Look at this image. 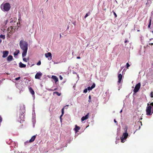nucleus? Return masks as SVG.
Segmentation results:
<instances>
[{"instance_id":"11","label":"nucleus","mask_w":153,"mask_h":153,"mask_svg":"<svg viewBox=\"0 0 153 153\" xmlns=\"http://www.w3.org/2000/svg\"><path fill=\"white\" fill-rule=\"evenodd\" d=\"M95 87V84L94 83L91 87H88L87 88V89L88 91H90L92 90Z\"/></svg>"},{"instance_id":"17","label":"nucleus","mask_w":153,"mask_h":153,"mask_svg":"<svg viewBox=\"0 0 153 153\" xmlns=\"http://www.w3.org/2000/svg\"><path fill=\"white\" fill-rule=\"evenodd\" d=\"M26 65L22 63L21 62L19 63V67L21 68H25Z\"/></svg>"},{"instance_id":"15","label":"nucleus","mask_w":153,"mask_h":153,"mask_svg":"<svg viewBox=\"0 0 153 153\" xmlns=\"http://www.w3.org/2000/svg\"><path fill=\"white\" fill-rule=\"evenodd\" d=\"M52 78L55 81L56 83L58 81V79L56 76H52Z\"/></svg>"},{"instance_id":"19","label":"nucleus","mask_w":153,"mask_h":153,"mask_svg":"<svg viewBox=\"0 0 153 153\" xmlns=\"http://www.w3.org/2000/svg\"><path fill=\"white\" fill-rule=\"evenodd\" d=\"M91 14V12L90 11L88 12L87 13H86V15L84 17V18L85 19L88 16H90Z\"/></svg>"},{"instance_id":"37","label":"nucleus","mask_w":153,"mask_h":153,"mask_svg":"<svg viewBox=\"0 0 153 153\" xmlns=\"http://www.w3.org/2000/svg\"><path fill=\"white\" fill-rule=\"evenodd\" d=\"M62 116H63V115H62V114H61V115L60 117V120L61 121H62Z\"/></svg>"},{"instance_id":"14","label":"nucleus","mask_w":153,"mask_h":153,"mask_svg":"<svg viewBox=\"0 0 153 153\" xmlns=\"http://www.w3.org/2000/svg\"><path fill=\"white\" fill-rule=\"evenodd\" d=\"M36 138V135H34L29 140V143H32L35 140Z\"/></svg>"},{"instance_id":"6","label":"nucleus","mask_w":153,"mask_h":153,"mask_svg":"<svg viewBox=\"0 0 153 153\" xmlns=\"http://www.w3.org/2000/svg\"><path fill=\"white\" fill-rule=\"evenodd\" d=\"M42 76V74L40 72L37 73L35 76V78L36 79H39Z\"/></svg>"},{"instance_id":"10","label":"nucleus","mask_w":153,"mask_h":153,"mask_svg":"<svg viewBox=\"0 0 153 153\" xmlns=\"http://www.w3.org/2000/svg\"><path fill=\"white\" fill-rule=\"evenodd\" d=\"M118 83H120L122 80V75L121 74H119L118 75Z\"/></svg>"},{"instance_id":"49","label":"nucleus","mask_w":153,"mask_h":153,"mask_svg":"<svg viewBox=\"0 0 153 153\" xmlns=\"http://www.w3.org/2000/svg\"><path fill=\"white\" fill-rule=\"evenodd\" d=\"M122 112V110H121L120 111V112Z\"/></svg>"},{"instance_id":"5","label":"nucleus","mask_w":153,"mask_h":153,"mask_svg":"<svg viewBox=\"0 0 153 153\" xmlns=\"http://www.w3.org/2000/svg\"><path fill=\"white\" fill-rule=\"evenodd\" d=\"M140 85L141 84L140 83H138L135 85V87L133 90V92L134 93H136L140 89Z\"/></svg>"},{"instance_id":"50","label":"nucleus","mask_w":153,"mask_h":153,"mask_svg":"<svg viewBox=\"0 0 153 153\" xmlns=\"http://www.w3.org/2000/svg\"><path fill=\"white\" fill-rule=\"evenodd\" d=\"M152 33H153V31H152Z\"/></svg>"},{"instance_id":"45","label":"nucleus","mask_w":153,"mask_h":153,"mask_svg":"<svg viewBox=\"0 0 153 153\" xmlns=\"http://www.w3.org/2000/svg\"><path fill=\"white\" fill-rule=\"evenodd\" d=\"M121 70H120V71H119V72L120 73L121 72Z\"/></svg>"},{"instance_id":"35","label":"nucleus","mask_w":153,"mask_h":153,"mask_svg":"<svg viewBox=\"0 0 153 153\" xmlns=\"http://www.w3.org/2000/svg\"><path fill=\"white\" fill-rule=\"evenodd\" d=\"M121 142L122 143H124V139L123 137L121 138Z\"/></svg>"},{"instance_id":"7","label":"nucleus","mask_w":153,"mask_h":153,"mask_svg":"<svg viewBox=\"0 0 153 153\" xmlns=\"http://www.w3.org/2000/svg\"><path fill=\"white\" fill-rule=\"evenodd\" d=\"M45 56L46 58L50 57L49 58H48V59H50V60H51L52 59L51 54V53L50 52L45 53Z\"/></svg>"},{"instance_id":"36","label":"nucleus","mask_w":153,"mask_h":153,"mask_svg":"<svg viewBox=\"0 0 153 153\" xmlns=\"http://www.w3.org/2000/svg\"><path fill=\"white\" fill-rule=\"evenodd\" d=\"M59 79L61 80H62L63 79V77L61 75H60L59 76Z\"/></svg>"},{"instance_id":"38","label":"nucleus","mask_w":153,"mask_h":153,"mask_svg":"<svg viewBox=\"0 0 153 153\" xmlns=\"http://www.w3.org/2000/svg\"><path fill=\"white\" fill-rule=\"evenodd\" d=\"M114 122L117 124V121H116V120L114 119Z\"/></svg>"},{"instance_id":"13","label":"nucleus","mask_w":153,"mask_h":153,"mask_svg":"<svg viewBox=\"0 0 153 153\" xmlns=\"http://www.w3.org/2000/svg\"><path fill=\"white\" fill-rule=\"evenodd\" d=\"M75 127L74 128V130L75 132L76 133H77L78 131L80 129V128L79 127L77 126V125H75Z\"/></svg>"},{"instance_id":"20","label":"nucleus","mask_w":153,"mask_h":153,"mask_svg":"<svg viewBox=\"0 0 153 153\" xmlns=\"http://www.w3.org/2000/svg\"><path fill=\"white\" fill-rule=\"evenodd\" d=\"M10 28V32H13V27L12 26L10 27V28H8V31H9L10 30H9Z\"/></svg>"},{"instance_id":"12","label":"nucleus","mask_w":153,"mask_h":153,"mask_svg":"<svg viewBox=\"0 0 153 153\" xmlns=\"http://www.w3.org/2000/svg\"><path fill=\"white\" fill-rule=\"evenodd\" d=\"M20 109L21 110H23V111H22V112H23V111L24 112L25 109V105L23 104H21L20 105Z\"/></svg>"},{"instance_id":"22","label":"nucleus","mask_w":153,"mask_h":153,"mask_svg":"<svg viewBox=\"0 0 153 153\" xmlns=\"http://www.w3.org/2000/svg\"><path fill=\"white\" fill-rule=\"evenodd\" d=\"M19 53V50L16 51V52H15L14 53V56L17 55Z\"/></svg>"},{"instance_id":"24","label":"nucleus","mask_w":153,"mask_h":153,"mask_svg":"<svg viewBox=\"0 0 153 153\" xmlns=\"http://www.w3.org/2000/svg\"><path fill=\"white\" fill-rule=\"evenodd\" d=\"M66 106H65L63 108L62 110V115H63L64 113V109L65 108V107H66Z\"/></svg>"},{"instance_id":"18","label":"nucleus","mask_w":153,"mask_h":153,"mask_svg":"<svg viewBox=\"0 0 153 153\" xmlns=\"http://www.w3.org/2000/svg\"><path fill=\"white\" fill-rule=\"evenodd\" d=\"M13 59V56L11 55H9L7 58V60L8 61H11Z\"/></svg>"},{"instance_id":"42","label":"nucleus","mask_w":153,"mask_h":153,"mask_svg":"<svg viewBox=\"0 0 153 153\" xmlns=\"http://www.w3.org/2000/svg\"><path fill=\"white\" fill-rule=\"evenodd\" d=\"M151 25H148V28H150V27Z\"/></svg>"},{"instance_id":"3","label":"nucleus","mask_w":153,"mask_h":153,"mask_svg":"<svg viewBox=\"0 0 153 153\" xmlns=\"http://www.w3.org/2000/svg\"><path fill=\"white\" fill-rule=\"evenodd\" d=\"M1 9L3 8V10H10V5L8 3L2 4L1 5Z\"/></svg>"},{"instance_id":"41","label":"nucleus","mask_w":153,"mask_h":153,"mask_svg":"<svg viewBox=\"0 0 153 153\" xmlns=\"http://www.w3.org/2000/svg\"><path fill=\"white\" fill-rule=\"evenodd\" d=\"M80 57L79 56H77V59H80Z\"/></svg>"},{"instance_id":"27","label":"nucleus","mask_w":153,"mask_h":153,"mask_svg":"<svg viewBox=\"0 0 153 153\" xmlns=\"http://www.w3.org/2000/svg\"><path fill=\"white\" fill-rule=\"evenodd\" d=\"M126 68L127 69H128V67L130 66V65L129 64H128V63H127L126 64Z\"/></svg>"},{"instance_id":"21","label":"nucleus","mask_w":153,"mask_h":153,"mask_svg":"<svg viewBox=\"0 0 153 153\" xmlns=\"http://www.w3.org/2000/svg\"><path fill=\"white\" fill-rule=\"evenodd\" d=\"M53 94H56L58 96H60L61 94L60 93H59L58 92H55L53 93Z\"/></svg>"},{"instance_id":"40","label":"nucleus","mask_w":153,"mask_h":153,"mask_svg":"<svg viewBox=\"0 0 153 153\" xmlns=\"http://www.w3.org/2000/svg\"><path fill=\"white\" fill-rule=\"evenodd\" d=\"M150 45H153V43H149Z\"/></svg>"},{"instance_id":"48","label":"nucleus","mask_w":153,"mask_h":153,"mask_svg":"<svg viewBox=\"0 0 153 153\" xmlns=\"http://www.w3.org/2000/svg\"><path fill=\"white\" fill-rule=\"evenodd\" d=\"M4 10L7 11H8V10Z\"/></svg>"},{"instance_id":"25","label":"nucleus","mask_w":153,"mask_h":153,"mask_svg":"<svg viewBox=\"0 0 153 153\" xmlns=\"http://www.w3.org/2000/svg\"><path fill=\"white\" fill-rule=\"evenodd\" d=\"M91 96L90 95L89 96V100L88 101L89 102H91Z\"/></svg>"},{"instance_id":"34","label":"nucleus","mask_w":153,"mask_h":153,"mask_svg":"<svg viewBox=\"0 0 153 153\" xmlns=\"http://www.w3.org/2000/svg\"><path fill=\"white\" fill-rule=\"evenodd\" d=\"M113 13H114V16H115V18H116V17H117V14H116V13H115L114 12V11H113Z\"/></svg>"},{"instance_id":"31","label":"nucleus","mask_w":153,"mask_h":153,"mask_svg":"<svg viewBox=\"0 0 153 153\" xmlns=\"http://www.w3.org/2000/svg\"><path fill=\"white\" fill-rule=\"evenodd\" d=\"M23 60L25 62H27V59L26 58H23Z\"/></svg>"},{"instance_id":"30","label":"nucleus","mask_w":153,"mask_h":153,"mask_svg":"<svg viewBox=\"0 0 153 153\" xmlns=\"http://www.w3.org/2000/svg\"><path fill=\"white\" fill-rule=\"evenodd\" d=\"M151 21H152V19H151V18H150L149 19V24L150 25H151Z\"/></svg>"},{"instance_id":"9","label":"nucleus","mask_w":153,"mask_h":153,"mask_svg":"<svg viewBox=\"0 0 153 153\" xmlns=\"http://www.w3.org/2000/svg\"><path fill=\"white\" fill-rule=\"evenodd\" d=\"M9 52L8 51H5L3 52V55L2 57L3 58L6 57L8 55Z\"/></svg>"},{"instance_id":"46","label":"nucleus","mask_w":153,"mask_h":153,"mask_svg":"<svg viewBox=\"0 0 153 153\" xmlns=\"http://www.w3.org/2000/svg\"><path fill=\"white\" fill-rule=\"evenodd\" d=\"M60 38H61V34H60Z\"/></svg>"},{"instance_id":"33","label":"nucleus","mask_w":153,"mask_h":153,"mask_svg":"<svg viewBox=\"0 0 153 153\" xmlns=\"http://www.w3.org/2000/svg\"><path fill=\"white\" fill-rule=\"evenodd\" d=\"M20 79V77H19L16 78L15 80H19Z\"/></svg>"},{"instance_id":"2","label":"nucleus","mask_w":153,"mask_h":153,"mask_svg":"<svg viewBox=\"0 0 153 153\" xmlns=\"http://www.w3.org/2000/svg\"><path fill=\"white\" fill-rule=\"evenodd\" d=\"M152 106L148 104L147 106L146 109V114L148 115H151L153 113V109L152 111Z\"/></svg>"},{"instance_id":"16","label":"nucleus","mask_w":153,"mask_h":153,"mask_svg":"<svg viewBox=\"0 0 153 153\" xmlns=\"http://www.w3.org/2000/svg\"><path fill=\"white\" fill-rule=\"evenodd\" d=\"M29 89V91L30 93L33 95H34L35 92L33 89L31 87H30Z\"/></svg>"},{"instance_id":"47","label":"nucleus","mask_w":153,"mask_h":153,"mask_svg":"<svg viewBox=\"0 0 153 153\" xmlns=\"http://www.w3.org/2000/svg\"><path fill=\"white\" fill-rule=\"evenodd\" d=\"M34 65V64H33L30 67H32V66H33V65Z\"/></svg>"},{"instance_id":"39","label":"nucleus","mask_w":153,"mask_h":153,"mask_svg":"<svg viewBox=\"0 0 153 153\" xmlns=\"http://www.w3.org/2000/svg\"><path fill=\"white\" fill-rule=\"evenodd\" d=\"M151 106H153V102H152L150 104V105ZM153 109V108H152Z\"/></svg>"},{"instance_id":"4","label":"nucleus","mask_w":153,"mask_h":153,"mask_svg":"<svg viewBox=\"0 0 153 153\" xmlns=\"http://www.w3.org/2000/svg\"><path fill=\"white\" fill-rule=\"evenodd\" d=\"M127 126H126L124 129L125 132L123 133L122 137H123L124 140H126V139L127 137H128V133H127Z\"/></svg>"},{"instance_id":"8","label":"nucleus","mask_w":153,"mask_h":153,"mask_svg":"<svg viewBox=\"0 0 153 153\" xmlns=\"http://www.w3.org/2000/svg\"><path fill=\"white\" fill-rule=\"evenodd\" d=\"M89 116V113H88L85 116H83L81 118L82 121H83L84 120L88 119V118Z\"/></svg>"},{"instance_id":"28","label":"nucleus","mask_w":153,"mask_h":153,"mask_svg":"<svg viewBox=\"0 0 153 153\" xmlns=\"http://www.w3.org/2000/svg\"><path fill=\"white\" fill-rule=\"evenodd\" d=\"M57 89V88H55L54 89V90L51 89H49L48 90L49 91H54L56 90Z\"/></svg>"},{"instance_id":"44","label":"nucleus","mask_w":153,"mask_h":153,"mask_svg":"<svg viewBox=\"0 0 153 153\" xmlns=\"http://www.w3.org/2000/svg\"><path fill=\"white\" fill-rule=\"evenodd\" d=\"M1 42H2V40L0 39V44L1 43Z\"/></svg>"},{"instance_id":"43","label":"nucleus","mask_w":153,"mask_h":153,"mask_svg":"<svg viewBox=\"0 0 153 153\" xmlns=\"http://www.w3.org/2000/svg\"><path fill=\"white\" fill-rule=\"evenodd\" d=\"M128 42V41L127 40H125V43H126V42Z\"/></svg>"},{"instance_id":"1","label":"nucleus","mask_w":153,"mask_h":153,"mask_svg":"<svg viewBox=\"0 0 153 153\" xmlns=\"http://www.w3.org/2000/svg\"><path fill=\"white\" fill-rule=\"evenodd\" d=\"M28 45V44L27 42L23 40H21L20 42L19 46L21 49L23 51L22 53L23 57H25L27 54Z\"/></svg>"},{"instance_id":"26","label":"nucleus","mask_w":153,"mask_h":153,"mask_svg":"<svg viewBox=\"0 0 153 153\" xmlns=\"http://www.w3.org/2000/svg\"><path fill=\"white\" fill-rule=\"evenodd\" d=\"M88 89L87 88H85V89L84 91H83V93H86L88 91Z\"/></svg>"},{"instance_id":"29","label":"nucleus","mask_w":153,"mask_h":153,"mask_svg":"<svg viewBox=\"0 0 153 153\" xmlns=\"http://www.w3.org/2000/svg\"><path fill=\"white\" fill-rule=\"evenodd\" d=\"M41 64V62L40 61H39L37 63V65H39Z\"/></svg>"},{"instance_id":"23","label":"nucleus","mask_w":153,"mask_h":153,"mask_svg":"<svg viewBox=\"0 0 153 153\" xmlns=\"http://www.w3.org/2000/svg\"><path fill=\"white\" fill-rule=\"evenodd\" d=\"M0 38L4 39H5V36L4 35L1 34L0 35Z\"/></svg>"},{"instance_id":"32","label":"nucleus","mask_w":153,"mask_h":153,"mask_svg":"<svg viewBox=\"0 0 153 153\" xmlns=\"http://www.w3.org/2000/svg\"><path fill=\"white\" fill-rule=\"evenodd\" d=\"M150 95H151V97H153V92H152L151 93Z\"/></svg>"}]
</instances>
